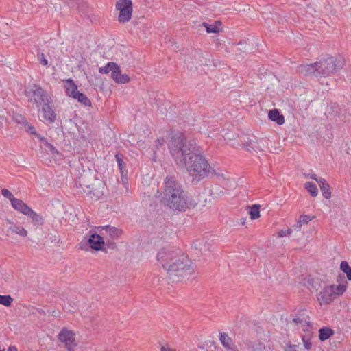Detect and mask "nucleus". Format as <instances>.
<instances>
[{"mask_svg":"<svg viewBox=\"0 0 351 351\" xmlns=\"http://www.w3.org/2000/svg\"><path fill=\"white\" fill-rule=\"evenodd\" d=\"M24 95L27 97L28 101L36 104L39 108L45 102L51 99L47 93L40 85L32 84L26 86L24 90Z\"/></svg>","mask_w":351,"mask_h":351,"instance_id":"39448f33","label":"nucleus"},{"mask_svg":"<svg viewBox=\"0 0 351 351\" xmlns=\"http://www.w3.org/2000/svg\"><path fill=\"white\" fill-rule=\"evenodd\" d=\"M7 221L12 224V226L8 228V231H11L12 233L19 234L23 237L27 235V231L24 228L14 224V223L9 219H8Z\"/></svg>","mask_w":351,"mask_h":351,"instance_id":"b1692460","label":"nucleus"},{"mask_svg":"<svg viewBox=\"0 0 351 351\" xmlns=\"http://www.w3.org/2000/svg\"><path fill=\"white\" fill-rule=\"evenodd\" d=\"M25 130L30 134L34 135L35 137H36L38 139L40 138L41 135L36 131V128L32 126L28 121H27L25 125H23Z\"/></svg>","mask_w":351,"mask_h":351,"instance_id":"2f4dec72","label":"nucleus"},{"mask_svg":"<svg viewBox=\"0 0 351 351\" xmlns=\"http://www.w3.org/2000/svg\"><path fill=\"white\" fill-rule=\"evenodd\" d=\"M59 339L65 343L66 347L69 351H71V347L74 344L75 337L74 334L69 330H67L66 328H63L60 333L59 334Z\"/></svg>","mask_w":351,"mask_h":351,"instance_id":"9b49d317","label":"nucleus"},{"mask_svg":"<svg viewBox=\"0 0 351 351\" xmlns=\"http://www.w3.org/2000/svg\"><path fill=\"white\" fill-rule=\"evenodd\" d=\"M12 302L13 298L10 295H0V304L9 307L12 305Z\"/></svg>","mask_w":351,"mask_h":351,"instance_id":"72a5a7b5","label":"nucleus"},{"mask_svg":"<svg viewBox=\"0 0 351 351\" xmlns=\"http://www.w3.org/2000/svg\"><path fill=\"white\" fill-rule=\"evenodd\" d=\"M319 184L322 195L326 199H329L331 197L330 186L326 180L323 178H319L317 180Z\"/></svg>","mask_w":351,"mask_h":351,"instance_id":"aec40b11","label":"nucleus"},{"mask_svg":"<svg viewBox=\"0 0 351 351\" xmlns=\"http://www.w3.org/2000/svg\"><path fill=\"white\" fill-rule=\"evenodd\" d=\"M301 226H302V224L298 221L297 223L295 224L294 226H293V228L295 230L298 231L300 230Z\"/></svg>","mask_w":351,"mask_h":351,"instance_id":"de8ad7c7","label":"nucleus"},{"mask_svg":"<svg viewBox=\"0 0 351 351\" xmlns=\"http://www.w3.org/2000/svg\"><path fill=\"white\" fill-rule=\"evenodd\" d=\"M335 334L334 330L329 327H322L319 330V339L321 341H324Z\"/></svg>","mask_w":351,"mask_h":351,"instance_id":"5701e85b","label":"nucleus"},{"mask_svg":"<svg viewBox=\"0 0 351 351\" xmlns=\"http://www.w3.org/2000/svg\"><path fill=\"white\" fill-rule=\"evenodd\" d=\"M219 340L227 351H239L232 339L226 332L219 333Z\"/></svg>","mask_w":351,"mask_h":351,"instance_id":"4468645a","label":"nucleus"},{"mask_svg":"<svg viewBox=\"0 0 351 351\" xmlns=\"http://www.w3.org/2000/svg\"><path fill=\"white\" fill-rule=\"evenodd\" d=\"M51 103L52 99H50L48 102L46 101L41 105L43 118L50 123H53L56 119V113L51 105Z\"/></svg>","mask_w":351,"mask_h":351,"instance_id":"1a4fd4ad","label":"nucleus"},{"mask_svg":"<svg viewBox=\"0 0 351 351\" xmlns=\"http://www.w3.org/2000/svg\"><path fill=\"white\" fill-rule=\"evenodd\" d=\"M105 241L99 234H92L87 240H82L80 244V249L82 250H88L91 248L95 251H106L104 249Z\"/></svg>","mask_w":351,"mask_h":351,"instance_id":"423d86ee","label":"nucleus"},{"mask_svg":"<svg viewBox=\"0 0 351 351\" xmlns=\"http://www.w3.org/2000/svg\"><path fill=\"white\" fill-rule=\"evenodd\" d=\"M73 99H76L78 102L83 104L85 106L90 107L92 106V103L88 97L84 93L77 92V95L73 97Z\"/></svg>","mask_w":351,"mask_h":351,"instance_id":"a878e982","label":"nucleus"},{"mask_svg":"<svg viewBox=\"0 0 351 351\" xmlns=\"http://www.w3.org/2000/svg\"><path fill=\"white\" fill-rule=\"evenodd\" d=\"M1 194L4 197L9 199L10 202L11 199L16 198L14 197L12 193L7 189H1Z\"/></svg>","mask_w":351,"mask_h":351,"instance_id":"58836bf2","label":"nucleus"},{"mask_svg":"<svg viewBox=\"0 0 351 351\" xmlns=\"http://www.w3.org/2000/svg\"><path fill=\"white\" fill-rule=\"evenodd\" d=\"M292 232V230L289 228L286 230H280L279 232H278V236L280 237H286L289 234H290Z\"/></svg>","mask_w":351,"mask_h":351,"instance_id":"a18cd8bd","label":"nucleus"},{"mask_svg":"<svg viewBox=\"0 0 351 351\" xmlns=\"http://www.w3.org/2000/svg\"><path fill=\"white\" fill-rule=\"evenodd\" d=\"M251 145H252V152L254 151L256 152H258L259 151H263V149L259 145V143L257 141H253V143H250Z\"/></svg>","mask_w":351,"mask_h":351,"instance_id":"ea45409f","label":"nucleus"},{"mask_svg":"<svg viewBox=\"0 0 351 351\" xmlns=\"http://www.w3.org/2000/svg\"><path fill=\"white\" fill-rule=\"evenodd\" d=\"M317 75L326 77L344 66V60L341 58L329 56L316 62Z\"/></svg>","mask_w":351,"mask_h":351,"instance_id":"20e7f679","label":"nucleus"},{"mask_svg":"<svg viewBox=\"0 0 351 351\" xmlns=\"http://www.w3.org/2000/svg\"><path fill=\"white\" fill-rule=\"evenodd\" d=\"M195 53H197V54H199V55H200V54H202V51H201L200 50L195 49Z\"/></svg>","mask_w":351,"mask_h":351,"instance_id":"864d4df0","label":"nucleus"},{"mask_svg":"<svg viewBox=\"0 0 351 351\" xmlns=\"http://www.w3.org/2000/svg\"><path fill=\"white\" fill-rule=\"evenodd\" d=\"M115 62H108L105 66L99 68V73L102 74H107L110 72H111V69H113L114 66L115 65Z\"/></svg>","mask_w":351,"mask_h":351,"instance_id":"f704fd0d","label":"nucleus"},{"mask_svg":"<svg viewBox=\"0 0 351 351\" xmlns=\"http://www.w3.org/2000/svg\"><path fill=\"white\" fill-rule=\"evenodd\" d=\"M86 194L89 195L93 200L97 201L103 195V192L97 189H94L93 186L92 189L88 191Z\"/></svg>","mask_w":351,"mask_h":351,"instance_id":"7c9ffc66","label":"nucleus"},{"mask_svg":"<svg viewBox=\"0 0 351 351\" xmlns=\"http://www.w3.org/2000/svg\"><path fill=\"white\" fill-rule=\"evenodd\" d=\"M37 59L39 61V62L43 64V66H48V60L45 58V54L43 52H38L37 54Z\"/></svg>","mask_w":351,"mask_h":351,"instance_id":"e433bc0d","label":"nucleus"},{"mask_svg":"<svg viewBox=\"0 0 351 351\" xmlns=\"http://www.w3.org/2000/svg\"><path fill=\"white\" fill-rule=\"evenodd\" d=\"M317 68L316 62L310 64H301L298 67V72L304 76H318Z\"/></svg>","mask_w":351,"mask_h":351,"instance_id":"f8f14e48","label":"nucleus"},{"mask_svg":"<svg viewBox=\"0 0 351 351\" xmlns=\"http://www.w3.org/2000/svg\"><path fill=\"white\" fill-rule=\"evenodd\" d=\"M165 138H158L156 142V146L158 145H162L165 143Z\"/></svg>","mask_w":351,"mask_h":351,"instance_id":"49530a36","label":"nucleus"},{"mask_svg":"<svg viewBox=\"0 0 351 351\" xmlns=\"http://www.w3.org/2000/svg\"><path fill=\"white\" fill-rule=\"evenodd\" d=\"M268 118L269 120L276 123L278 125H282L285 123V117L280 110L274 108L269 110L268 113Z\"/></svg>","mask_w":351,"mask_h":351,"instance_id":"f3484780","label":"nucleus"},{"mask_svg":"<svg viewBox=\"0 0 351 351\" xmlns=\"http://www.w3.org/2000/svg\"><path fill=\"white\" fill-rule=\"evenodd\" d=\"M168 147L177 165H184L193 181L198 182L208 176L211 167L195 139H187L179 133L171 136Z\"/></svg>","mask_w":351,"mask_h":351,"instance_id":"f257e3e1","label":"nucleus"},{"mask_svg":"<svg viewBox=\"0 0 351 351\" xmlns=\"http://www.w3.org/2000/svg\"><path fill=\"white\" fill-rule=\"evenodd\" d=\"M304 189L310 193L312 197H316L318 194L317 185L312 182H306L304 184Z\"/></svg>","mask_w":351,"mask_h":351,"instance_id":"bb28decb","label":"nucleus"},{"mask_svg":"<svg viewBox=\"0 0 351 351\" xmlns=\"http://www.w3.org/2000/svg\"><path fill=\"white\" fill-rule=\"evenodd\" d=\"M25 215L31 220V222L34 226L43 224L44 219L43 217L34 212L31 208H29V211H27Z\"/></svg>","mask_w":351,"mask_h":351,"instance_id":"412c9836","label":"nucleus"},{"mask_svg":"<svg viewBox=\"0 0 351 351\" xmlns=\"http://www.w3.org/2000/svg\"><path fill=\"white\" fill-rule=\"evenodd\" d=\"M250 210L248 212L250 215V218L252 219H256L260 217V205L254 204L251 206H249Z\"/></svg>","mask_w":351,"mask_h":351,"instance_id":"cd10ccee","label":"nucleus"},{"mask_svg":"<svg viewBox=\"0 0 351 351\" xmlns=\"http://www.w3.org/2000/svg\"><path fill=\"white\" fill-rule=\"evenodd\" d=\"M340 269L346 275L347 279L351 281V267L347 261H343L341 262Z\"/></svg>","mask_w":351,"mask_h":351,"instance_id":"c756f323","label":"nucleus"},{"mask_svg":"<svg viewBox=\"0 0 351 351\" xmlns=\"http://www.w3.org/2000/svg\"><path fill=\"white\" fill-rule=\"evenodd\" d=\"M161 351H175L174 350L170 349L169 348H165V346L161 347Z\"/></svg>","mask_w":351,"mask_h":351,"instance_id":"3c124183","label":"nucleus"},{"mask_svg":"<svg viewBox=\"0 0 351 351\" xmlns=\"http://www.w3.org/2000/svg\"><path fill=\"white\" fill-rule=\"evenodd\" d=\"M111 77L117 84H125L130 81L129 75L121 73L120 66L117 63L111 69Z\"/></svg>","mask_w":351,"mask_h":351,"instance_id":"9d476101","label":"nucleus"},{"mask_svg":"<svg viewBox=\"0 0 351 351\" xmlns=\"http://www.w3.org/2000/svg\"><path fill=\"white\" fill-rule=\"evenodd\" d=\"M38 140L42 143L41 147H43L46 151H49L52 154H60V152L43 136Z\"/></svg>","mask_w":351,"mask_h":351,"instance_id":"4be33fe9","label":"nucleus"},{"mask_svg":"<svg viewBox=\"0 0 351 351\" xmlns=\"http://www.w3.org/2000/svg\"><path fill=\"white\" fill-rule=\"evenodd\" d=\"M8 351H18V350L16 346H11L8 348Z\"/></svg>","mask_w":351,"mask_h":351,"instance_id":"8fccbe9b","label":"nucleus"},{"mask_svg":"<svg viewBox=\"0 0 351 351\" xmlns=\"http://www.w3.org/2000/svg\"><path fill=\"white\" fill-rule=\"evenodd\" d=\"M311 178L313 179V180H318L319 178H317V175L316 174H313L311 176Z\"/></svg>","mask_w":351,"mask_h":351,"instance_id":"603ef678","label":"nucleus"},{"mask_svg":"<svg viewBox=\"0 0 351 351\" xmlns=\"http://www.w3.org/2000/svg\"><path fill=\"white\" fill-rule=\"evenodd\" d=\"M157 260L173 282L179 281L180 277L186 275L191 269V260L179 249L162 250L157 254Z\"/></svg>","mask_w":351,"mask_h":351,"instance_id":"7ed1b4c3","label":"nucleus"},{"mask_svg":"<svg viewBox=\"0 0 351 351\" xmlns=\"http://www.w3.org/2000/svg\"><path fill=\"white\" fill-rule=\"evenodd\" d=\"M293 322H294L296 324H302L304 325V324H309V322H306V320H304L302 318L297 317L293 319Z\"/></svg>","mask_w":351,"mask_h":351,"instance_id":"37998d69","label":"nucleus"},{"mask_svg":"<svg viewBox=\"0 0 351 351\" xmlns=\"http://www.w3.org/2000/svg\"><path fill=\"white\" fill-rule=\"evenodd\" d=\"M195 244V247L196 249H199V250H202V247H200L201 243L199 241H197Z\"/></svg>","mask_w":351,"mask_h":351,"instance_id":"09e8293b","label":"nucleus"},{"mask_svg":"<svg viewBox=\"0 0 351 351\" xmlns=\"http://www.w3.org/2000/svg\"><path fill=\"white\" fill-rule=\"evenodd\" d=\"M78 182H79L80 187L82 189L84 193H86L88 192V191L90 190V189H92V187H93V184H88L86 182V176H81L79 178Z\"/></svg>","mask_w":351,"mask_h":351,"instance_id":"c85d7f7f","label":"nucleus"},{"mask_svg":"<svg viewBox=\"0 0 351 351\" xmlns=\"http://www.w3.org/2000/svg\"><path fill=\"white\" fill-rule=\"evenodd\" d=\"M98 229H102L105 230L106 232H108L110 237V238L114 239H117L121 237V235L123 233V231L121 229H119L114 226H110L109 225L104 226H99Z\"/></svg>","mask_w":351,"mask_h":351,"instance_id":"6ab92c4d","label":"nucleus"},{"mask_svg":"<svg viewBox=\"0 0 351 351\" xmlns=\"http://www.w3.org/2000/svg\"><path fill=\"white\" fill-rule=\"evenodd\" d=\"M12 119L16 123L21 124L22 125H24L25 123L27 121V120L26 119V118L24 116H23L21 114H18V113L14 114L12 116Z\"/></svg>","mask_w":351,"mask_h":351,"instance_id":"c9c22d12","label":"nucleus"},{"mask_svg":"<svg viewBox=\"0 0 351 351\" xmlns=\"http://www.w3.org/2000/svg\"><path fill=\"white\" fill-rule=\"evenodd\" d=\"M335 299V285L326 286L317 295V300L321 305L329 304Z\"/></svg>","mask_w":351,"mask_h":351,"instance_id":"6e6552de","label":"nucleus"},{"mask_svg":"<svg viewBox=\"0 0 351 351\" xmlns=\"http://www.w3.org/2000/svg\"><path fill=\"white\" fill-rule=\"evenodd\" d=\"M165 189L160 202L173 210L184 211L197 204L193 198L188 197L182 184L176 179L167 176L164 180Z\"/></svg>","mask_w":351,"mask_h":351,"instance_id":"f03ea898","label":"nucleus"},{"mask_svg":"<svg viewBox=\"0 0 351 351\" xmlns=\"http://www.w3.org/2000/svg\"><path fill=\"white\" fill-rule=\"evenodd\" d=\"M221 22L220 21H216L214 24H208L206 22L202 23V25L205 27L207 33H219L221 31L219 28Z\"/></svg>","mask_w":351,"mask_h":351,"instance_id":"393cba45","label":"nucleus"},{"mask_svg":"<svg viewBox=\"0 0 351 351\" xmlns=\"http://www.w3.org/2000/svg\"><path fill=\"white\" fill-rule=\"evenodd\" d=\"M105 245L110 249H115L117 247V244L113 241L107 240L106 243L105 242Z\"/></svg>","mask_w":351,"mask_h":351,"instance_id":"c03bdc74","label":"nucleus"},{"mask_svg":"<svg viewBox=\"0 0 351 351\" xmlns=\"http://www.w3.org/2000/svg\"><path fill=\"white\" fill-rule=\"evenodd\" d=\"M64 88L66 95L69 97L73 98L77 93V86L75 84L74 80L71 78L64 80Z\"/></svg>","mask_w":351,"mask_h":351,"instance_id":"2eb2a0df","label":"nucleus"},{"mask_svg":"<svg viewBox=\"0 0 351 351\" xmlns=\"http://www.w3.org/2000/svg\"><path fill=\"white\" fill-rule=\"evenodd\" d=\"M339 278H344V276H341V274H339L338 276H337V281L339 280Z\"/></svg>","mask_w":351,"mask_h":351,"instance_id":"5fc2aeb1","label":"nucleus"},{"mask_svg":"<svg viewBox=\"0 0 351 351\" xmlns=\"http://www.w3.org/2000/svg\"><path fill=\"white\" fill-rule=\"evenodd\" d=\"M245 220H246V219H242L241 220V223H242L243 225H244V224L245 223Z\"/></svg>","mask_w":351,"mask_h":351,"instance_id":"6e6d98bb","label":"nucleus"},{"mask_svg":"<svg viewBox=\"0 0 351 351\" xmlns=\"http://www.w3.org/2000/svg\"><path fill=\"white\" fill-rule=\"evenodd\" d=\"M117 10H119L118 21L119 23H125L132 18L133 5L131 0H118L115 5Z\"/></svg>","mask_w":351,"mask_h":351,"instance_id":"0eeeda50","label":"nucleus"},{"mask_svg":"<svg viewBox=\"0 0 351 351\" xmlns=\"http://www.w3.org/2000/svg\"><path fill=\"white\" fill-rule=\"evenodd\" d=\"M123 154L121 153H117L115 155V158L118 164V167L120 171L121 180L123 182H125L128 180V170L126 169V164L124 159Z\"/></svg>","mask_w":351,"mask_h":351,"instance_id":"ddd939ff","label":"nucleus"},{"mask_svg":"<svg viewBox=\"0 0 351 351\" xmlns=\"http://www.w3.org/2000/svg\"><path fill=\"white\" fill-rule=\"evenodd\" d=\"M11 205L14 210L21 213H23L25 215L27 211H29L30 207H29L26 203L20 199L15 198L11 199Z\"/></svg>","mask_w":351,"mask_h":351,"instance_id":"dca6fc26","label":"nucleus"},{"mask_svg":"<svg viewBox=\"0 0 351 351\" xmlns=\"http://www.w3.org/2000/svg\"><path fill=\"white\" fill-rule=\"evenodd\" d=\"M348 282L345 281L344 283L339 284L338 285H335V298L337 296H340L343 295V293L346 291Z\"/></svg>","mask_w":351,"mask_h":351,"instance_id":"473e14b6","label":"nucleus"},{"mask_svg":"<svg viewBox=\"0 0 351 351\" xmlns=\"http://www.w3.org/2000/svg\"><path fill=\"white\" fill-rule=\"evenodd\" d=\"M250 143H253V141L249 140L247 141H245L243 145V147L248 152H252V145H251Z\"/></svg>","mask_w":351,"mask_h":351,"instance_id":"a19ab883","label":"nucleus"},{"mask_svg":"<svg viewBox=\"0 0 351 351\" xmlns=\"http://www.w3.org/2000/svg\"><path fill=\"white\" fill-rule=\"evenodd\" d=\"M72 7L76 6V9L79 13L83 16L89 18V12L90 11L88 5L82 0H76L75 4H71Z\"/></svg>","mask_w":351,"mask_h":351,"instance_id":"a211bd4d","label":"nucleus"},{"mask_svg":"<svg viewBox=\"0 0 351 351\" xmlns=\"http://www.w3.org/2000/svg\"><path fill=\"white\" fill-rule=\"evenodd\" d=\"M302 341L304 348L306 350H309L312 346L311 339H305L304 337H303Z\"/></svg>","mask_w":351,"mask_h":351,"instance_id":"79ce46f5","label":"nucleus"},{"mask_svg":"<svg viewBox=\"0 0 351 351\" xmlns=\"http://www.w3.org/2000/svg\"><path fill=\"white\" fill-rule=\"evenodd\" d=\"M315 217V216H309V215H302L300 216V219L298 220V221L302 225V224H306L308 223L310 221H311L313 218Z\"/></svg>","mask_w":351,"mask_h":351,"instance_id":"4c0bfd02","label":"nucleus"}]
</instances>
